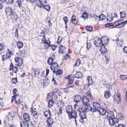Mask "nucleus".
<instances>
[{"label": "nucleus", "mask_w": 127, "mask_h": 127, "mask_svg": "<svg viewBox=\"0 0 127 127\" xmlns=\"http://www.w3.org/2000/svg\"><path fill=\"white\" fill-rule=\"evenodd\" d=\"M70 89H68L67 87L66 88H65L64 89V92H65L68 93L69 92V90H70Z\"/></svg>", "instance_id": "59"}, {"label": "nucleus", "mask_w": 127, "mask_h": 127, "mask_svg": "<svg viewBox=\"0 0 127 127\" xmlns=\"http://www.w3.org/2000/svg\"><path fill=\"white\" fill-rule=\"evenodd\" d=\"M120 96L121 95L119 93H116L113 97V99L114 101L118 103H119L121 101Z\"/></svg>", "instance_id": "9"}, {"label": "nucleus", "mask_w": 127, "mask_h": 127, "mask_svg": "<svg viewBox=\"0 0 127 127\" xmlns=\"http://www.w3.org/2000/svg\"><path fill=\"white\" fill-rule=\"evenodd\" d=\"M81 63V61L79 59H78L75 65H76L77 66H78L80 65Z\"/></svg>", "instance_id": "47"}, {"label": "nucleus", "mask_w": 127, "mask_h": 127, "mask_svg": "<svg viewBox=\"0 0 127 127\" xmlns=\"http://www.w3.org/2000/svg\"><path fill=\"white\" fill-rule=\"evenodd\" d=\"M77 110L80 112L81 118L80 121L81 123H83L84 122V119H86L87 117L86 113V112L83 110V108L81 107H79Z\"/></svg>", "instance_id": "3"}, {"label": "nucleus", "mask_w": 127, "mask_h": 127, "mask_svg": "<svg viewBox=\"0 0 127 127\" xmlns=\"http://www.w3.org/2000/svg\"><path fill=\"white\" fill-rule=\"evenodd\" d=\"M62 39V37L61 36H59L57 42L58 43H59L61 42Z\"/></svg>", "instance_id": "52"}, {"label": "nucleus", "mask_w": 127, "mask_h": 127, "mask_svg": "<svg viewBox=\"0 0 127 127\" xmlns=\"http://www.w3.org/2000/svg\"><path fill=\"white\" fill-rule=\"evenodd\" d=\"M63 19L64 20L65 22V25H66L68 21V19L67 17H64L63 18Z\"/></svg>", "instance_id": "55"}, {"label": "nucleus", "mask_w": 127, "mask_h": 127, "mask_svg": "<svg viewBox=\"0 0 127 127\" xmlns=\"http://www.w3.org/2000/svg\"><path fill=\"white\" fill-rule=\"evenodd\" d=\"M6 14L10 16L11 19L16 20L17 18V16L16 14L13 12L11 8L10 7H7L5 9Z\"/></svg>", "instance_id": "2"}, {"label": "nucleus", "mask_w": 127, "mask_h": 127, "mask_svg": "<svg viewBox=\"0 0 127 127\" xmlns=\"http://www.w3.org/2000/svg\"><path fill=\"white\" fill-rule=\"evenodd\" d=\"M123 49L124 52L127 53V47H124V48Z\"/></svg>", "instance_id": "62"}, {"label": "nucleus", "mask_w": 127, "mask_h": 127, "mask_svg": "<svg viewBox=\"0 0 127 127\" xmlns=\"http://www.w3.org/2000/svg\"><path fill=\"white\" fill-rule=\"evenodd\" d=\"M87 14L86 13H83L82 14V17L84 19H86L88 16Z\"/></svg>", "instance_id": "45"}, {"label": "nucleus", "mask_w": 127, "mask_h": 127, "mask_svg": "<svg viewBox=\"0 0 127 127\" xmlns=\"http://www.w3.org/2000/svg\"><path fill=\"white\" fill-rule=\"evenodd\" d=\"M82 74L79 72H76L74 75V77L77 78H81L82 77Z\"/></svg>", "instance_id": "29"}, {"label": "nucleus", "mask_w": 127, "mask_h": 127, "mask_svg": "<svg viewBox=\"0 0 127 127\" xmlns=\"http://www.w3.org/2000/svg\"><path fill=\"white\" fill-rule=\"evenodd\" d=\"M66 111L68 116L73 111V108L71 106H67L66 108Z\"/></svg>", "instance_id": "19"}, {"label": "nucleus", "mask_w": 127, "mask_h": 127, "mask_svg": "<svg viewBox=\"0 0 127 127\" xmlns=\"http://www.w3.org/2000/svg\"><path fill=\"white\" fill-rule=\"evenodd\" d=\"M89 99L88 97L87 96H84L82 100L83 102L85 104H89Z\"/></svg>", "instance_id": "17"}, {"label": "nucleus", "mask_w": 127, "mask_h": 127, "mask_svg": "<svg viewBox=\"0 0 127 127\" xmlns=\"http://www.w3.org/2000/svg\"><path fill=\"white\" fill-rule=\"evenodd\" d=\"M86 95L89 96L91 99H92L93 97L92 96L91 94L90 91H87L86 93Z\"/></svg>", "instance_id": "49"}, {"label": "nucleus", "mask_w": 127, "mask_h": 127, "mask_svg": "<svg viewBox=\"0 0 127 127\" xmlns=\"http://www.w3.org/2000/svg\"><path fill=\"white\" fill-rule=\"evenodd\" d=\"M120 77L122 80H124L127 79V75H121L120 76Z\"/></svg>", "instance_id": "42"}, {"label": "nucleus", "mask_w": 127, "mask_h": 127, "mask_svg": "<svg viewBox=\"0 0 127 127\" xmlns=\"http://www.w3.org/2000/svg\"><path fill=\"white\" fill-rule=\"evenodd\" d=\"M44 8L47 11H49L50 9V5H45L44 6Z\"/></svg>", "instance_id": "44"}, {"label": "nucleus", "mask_w": 127, "mask_h": 127, "mask_svg": "<svg viewBox=\"0 0 127 127\" xmlns=\"http://www.w3.org/2000/svg\"><path fill=\"white\" fill-rule=\"evenodd\" d=\"M15 60L16 62L18 63L17 65L19 66H21L23 64V60L21 58L16 57L15 58Z\"/></svg>", "instance_id": "11"}, {"label": "nucleus", "mask_w": 127, "mask_h": 127, "mask_svg": "<svg viewBox=\"0 0 127 127\" xmlns=\"http://www.w3.org/2000/svg\"><path fill=\"white\" fill-rule=\"evenodd\" d=\"M17 3L18 4V6L19 7H21L22 6L21 1V0H17Z\"/></svg>", "instance_id": "50"}, {"label": "nucleus", "mask_w": 127, "mask_h": 127, "mask_svg": "<svg viewBox=\"0 0 127 127\" xmlns=\"http://www.w3.org/2000/svg\"><path fill=\"white\" fill-rule=\"evenodd\" d=\"M117 127H125V126L124 125L119 124L118 126Z\"/></svg>", "instance_id": "64"}, {"label": "nucleus", "mask_w": 127, "mask_h": 127, "mask_svg": "<svg viewBox=\"0 0 127 127\" xmlns=\"http://www.w3.org/2000/svg\"><path fill=\"white\" fill-rule=\"evenodd\" d=\"M6 55L7 57L8 58H10L11 57V52L9 49H8L7 50Z\"/></svg>", "instance_id": "35"}, {"label": "nucleus", "mask_w": 127, "mask_h": 127, "mask_svg": "<svg viewBox=\"0 0 127 127\" xmlns=\"http://www.w3.org/2000/svg\"><path fill=\"white\" fill-rule=\"evenodd\" d=\"M23 43L21 41H19L17 42V46L18 48L20 49L22 48L23 46Z\"/></svg>", "instance_id": "32"}, {"label": "nucleus", "mask_w": 127, "mask_h": 127, "mask_svg": "<svg viewBox=\"0 0 127 127\" xmlns=\"http://www.w3.org/2000/svg\"><path fill=\"white\" fill-rule=\"evenodd\" d=\"M48 103L49 106L50 107L52 106L54 104L53 101L51 99L49 100V102H48Z\"/></svg>", "instance_id": "41"}, {"label": "nucleus", "mask_w": 127, "mask_h": 127, "mask_svg": "<svg viewBox=\"0 0 127 127\" xmlns=\"http://www.w3.org/2000/svg\"><path fill=\"white\" fill-rule=\"evenodd\" d=\"M2 60L3 61H4L7 58V56H6L5 55H3L2 56Z\"/></svg>", "instance_id": "63"}, {"label": "nucleus", "mask_w": 127, "mask_h": 127, "mask_svg": "<svg viewBox=\"0 0 127 127\" xmlns=\"http://www.w3.org/2000/svg\"><path fill=\"white\" fill-rule=\"evenodd\" d=\"M23 118L26 122L29 121L30 120V119L29 114L27 113H24L23 116Z\"/></svg>", "instance_id": "18"}, {"label": "nucleus", "mask_w": 127, "mask_h": 127, "mask_svg": "<svg viewBox=\"0 0 127 127\" xmlns=\"http://www.w3.org/2000/svg\"><path fill=\"white\" fill-rule=\"evenodd\" d=\"M127 22V20H125L124 19H121L115 22L114 24L115 26L114 28H121L123 27Z\"/></svg>", "instance_id": "5"}, {"label": "nucleus", "mask_w": 127, "mask_h": 127, "mask_svg": "<svg viewBox=\"0 0 127 127\" xmlns=\"http://www.w3.org/2000/svg\"><path fill=\"white\" fill-rule=\"evenodd\" d=\"M17 65H15L14 66L13 63H11L9 67V70H12L13 72L16 73L17 72Z\"/></svg>", "instance_id": "13"}, {"label": "nucleus", "mask_w": 127, "mask_h": 127, "mask_svg": "<svg viewBox=\"0 0 127 127\" xmlns=\"http://www.w3.org/2000/svg\"><path fill=\"white\" fill-rule=\"evenodd\" d=\"M87 48L88 49L91 47V45L90 43H89L88 42H87Z\"/></svg>", "instance_id": "58"}, {"label": "nucleus", "mask_w": 127, "mask_h": 127, "mask_svg": "<svg viewBox=\"0 0 127 127\" xmlns=\"http://www.w3.org/2000/svg\"><path fill=\"white\" fill-rule=\"evenodd\" d=\"M33 116L35 119H37L38 118V115L37 113H35L33 114Z\"/></svg>", "instance_id": "54"}, {"label": "nucleus", "mask_w": 127, "mask_h": 127, "mask_svg": "<svg viewBox=\"0 0 127 127\" xmlns=\"http://www.w3.org/2000/svg\"><path fill=\"white\" fill-rule=\"evenodd\" d=\"M71 22L74 24H76L77 23V21L76 19V16L74 14L72 15L71 19Z\"/></svg>", "instance_id": "21"}, {"label": "nucleus", "mask_w": 127, "mask_h": 127, "mask_svg": "<svg viewBox=\"0 0 127 127\" xmlns=\"http://www.w3.org/2000/svg\"><path fill=\"white\" fill-rule=\"evenodd\" d=\"M4 49V45L2 43H0V51H2Z\"/></svg>", "instance_id": "53"}, {"label": "nucleus", "mask_w": 127, "mask_h": 127, "mask_svg": "<svg viewBox=\"0 0 127 127\" xmlns=\"http://www.w3.org/2000/svg\"><path fill=\"white\" fill-rule=\"evenodd\" d=\"M101 115H105L106 113V111L104 109L100 108L97 111Z\"/></svg>", "instance_id": "25"}, {"label": "nucleus", "mask_w": 127, "mask_h": 127, "mask_svg": "<svg viewBox=\"0 0 127 127\" xmlns=\"http://www.w3.org/2000/svg\"><path fill=\"white\" fill-rule=\"evenodd\" d=\"M74 98L76 102L77 103H78L81 101L82 99L81 96L78 94L75 95Z\"/></svg>", "instance_id": "16"}, {"label": "nucleus", "mask_w": 127, "mask_h": 127, "mask_svg": "<svg viewBox=\"0 0 127 127\" xmlns=\"http://www.w3.org/2000/svg\"><path fill=\"white\" fill-rule=\"evenodd\" d=\"M40 69L36 68L34 70V75H38L40 73Z\"/></svg>", "instance_id": "38"}, {"label": "nucleus", "mask_w": 127, "mask_h": 127, "mask_svg": "<svg viewBox=\"0 0 127 127\" xmlns=\"http://www.w3.org/2000/svg\"><path fill=\"white\" fill-rule=\"evenodd\" d=\"M15 98L16 99V102L17 104H20L22 103V101L20 98V96H17Z\"/></svg>", "instance_id": "23"}, {"label": "nucleus", "mask_w": 127, "mask_h": 127, "mask_svg": "<svg viewBox=\"0 0 127 127\" xmlns=\"http://www.w3.org/2000/svg\"><path fill=\"white\" fill-rule=\"evenodd\" d=\"M45 117H47L48 116L49 117H50L51 115V113L49 111H46L44 112Z\"/></svg>", "instance_id": "36"}, {"label": "nucleus", "mask_w": 127, "mask_h": 127, "mask_svg": "<svg viewBox=\"0 0 127 127\" xmlns=\"http://www.w3.org/2000/svg\"><path fill=\"white\" fill-rule=\"evenodd\" d=\"M83 108V110H84L85 111L87 112L90 110L91 111V108L90 105L89 104H85L84 108Z\"/></svg>", "instance_id": "14"}, {"label": "nucleus", "mask_w": 127, "mask_h": 127, "mask_svg": "<svg viewBox=\"0 0 127 127\" xmlns=\"http://www.w3.org/2000/svg\"><path fill=\"white\" fill-rule=\"evenodd\" d=\"M63 111L62 108H60L59 110V112L58 113V114H61L62 113Z\"/></svg>", "instance_id": "60"}, {"label": "nucleus", "mask_w": 127, "mask_h": 127, "mask_svg": "<svg viewBox=\"0 0 127 127\" xmlns=\"http://www.w3.org/2000/svg\"><path fill=\"white\" fill-rule=\"evenodd\" d=\"M43 37L42 39V42L44 43V46L46 49H47L49 46L50 45L51 42L49 39L46 40L45 35L43 36Z\"/></svg>", "instance_id": "7"}, {"label": "nucleus", "mask_w": 127, "mask_h": 127, "mask_svg": "<svg viewBox=\"0 0 127 127\" xmlns=\"http://www.w3.org/2000/svg\"><path fill=\"white\" fill-rule=\"evenodd\" d=\"M108 39L106 38L104 41H103L102 39L101 40L98 39L97 41L95 40L94 42V44L97 47L101 46L102 45H106L107 44V42H108Z\"/></svg>", "instance_id": "6"}, {"label": "nucleus", "mask_w": 127, "mask_h": 127, "mask_svg": "<svg viewBox=\"0 0 127 127\" xmlns=\"http://www.w3.org/2000/svg\"><path fill=\"white\" fill-rule=\"evenodd\" d=\"M17 91V90L16 88H15L13 90V93L14 95L13 96V99H15V97H16L17 96H19L18 95L16 94Z\"/></svg>", "instance_id": "33"}, {"label": "nucleus", "mask_w": 127, "mask_h": 127, "mask_svg": "<svg viewBox=\"0 0 127 127\" xmlns=\"http://www.w3.org/2000/svg\"><path fill=\"white\" fill-rule=\"evenodd\" d=\"M100 105L99 103L95 102L93 104V107L91 109V111L93 112L97 111L100 108Z\"/></svg>", "instance_id": "8"}, {"label": "nucleus", "mask_w": 127, "mask_h": 127, "mask_svg": "<svg viewBox=\"0 0 127 127\" xmlns=\"http://www.w3.org/2000/svg\"><path fill=\"white\" fill-rule=\"evenodd\" d=\"M106 118L108 120L109 124L111 126H112L116 123H117L119 121V119L114 118L113 113L112 111L107 112Z\"/></svg>", "instance_id": "1"}, {"label": "nucleus", "mask_w": 127, "mask_h": 127, "mask_svg": "<svg viewBox=\"0 0 127 127\" xmlns=\"http://www.w3.org/2000/svg\"><path fill=\"white\" fill-rule=\"evenodd\" d=\"M86 29L87 30L89 31H92V27L91 26H87Z\"/></svg>", "instance_id": "51"}, {"label": "nucleus", "mask_w": 127, "mask_h": 127, "mask_svg": "<svg viewBox=\"0 0 127 127\" xmlns=\"http://www.w3.org/2000/svg\"><path fill=\"white\" fill-rule=\"evenodd\" d=\"M98 18L100 20H102L105 18V16L103 14H101L98 17Z\"/></svg>", "instance_id": "39"}, {"label": "nucleus", "mask_w": 127, "mask_h": 127, "mask_svg": "<svg viewBox=\"0 0 127 127\" xmlns=\"http://www.w3.org/2000/svg\"><path fill=\"white\" fill-rule=\"evenodd\" d=\"M58 90H59L58 89H56L54 90L52 92V95L53 97L55 94L56 93L58 92Z\"/></svg>", "instance_id": "46"}, {"label": "nucleus", "mask_w": 127, "mask_h": 127, "mask_svg": "<svg viewBox=\"0 0 127 127\" xmlns=\"http://www.w3.org/2000/svg\"><path fill=\"white\" fill-rule=\"evenodd\" d=\"M59 51L58 52L59 53H64L66 51V48L65 46H64L61 45V46L59 47Z\"/></svg>", "instance_id": "15"}, {"label": "nucleus", "mask_w": 127, "mask_h": 127, "mask_svg": "<svg viewBox=\"0 0 127 127\" xmlns=\"http://www.w3.org/2000/svg\"><path fill=\"white\" fill-rule=\"evenodd\" d=\"M65 78L66 79H68V83L67 85V88L70 89V88H72V91L74 89V84H73L72 86H70V84H72L74 81V77L72 76L71 75H68L66 76Z\"/></svg>", "instance_id": "4"}, {"label": "nucleus", "mask_w": 127, "mask_h": 127, "mask_svg": "<svg viewBox=\"0 0 127 127\" xmlns=\"http://www.w3.org/2000/svg\"><path fill=\"white\" fill-rule=\"evenodd\" d=\"M53 59L52 58L50 57L48 59L47 61V63L48 64L51 65L50 68L51 70H53L52 65H53Z\"/></svg>", "instance_id": "22"}, {"label": "nucleus", "mask_w": 127, "mask_h": 127, "mask_svg": "<svg viewBox=\"0 0 127 127\" xmlns=\"http://www.w3.org/2000/svg\"><path fill=\"white\" fill-rule=\"evenodd\" d=\"M88 81V84L89 86L93 84V81L92 77L90 76H88L87 78Z\"/></svg>", "instance_id": "30"}, {"label": "nucleus", "mask_w": 127, "mask_h": 127, "mask_svg": "<svg viewBox=\"0 0 127 127\" xmlns=\"http://www.w3.org/2000/svg\"><path fill=\"white\" fill-rule=\"evenodd\" d=\"M106 87L107 88L110 89V88H111L112 86L110 84H107L106 85Z\"/></svg>", "instance_id": "61"}, {"label": "nucleus", "mask_w": 127, "mask_h": 127, "mask_svg": "<svg viewBox=\"0 0 127 127\" xmlns=\"http://www.w3.org/2000/svg\"><path fill=\"white\" fill-rule=\"evenodd\" d=\"M15 0H6L5 2L8 4L11 5L13 3Z\"/></svg>", "instance_id": "37"}, {"label": "nucleus", "mask_w": 127, "mask_h": 127, "mask_svg": "<svg viewBox=\"0 0 127 127\" xmlns=\"http://www.w3.org/2000/svg\"><path fill=\"white\" fill-rule=\"evenodd\" d=\"M20 126L21 127H28L29 124L27 122L22 121L20 122Z\"/></svg>", "instance_id": "26"}, {"label": "nucleus", "mask_w": 127, "mask_h": 127, "mask_svg": "<svg viewBox=\"0 0 127 127\" xmlns=\"http://www.w3.org/2000/svg\"><path fill=\"white\" fill-rule=\"evenodd\" d=\"M8 119L9 121H11L13 119L14 117V114L11 112H8Z\"/></svg>", "instance_id": "24"}, {"label": "nucleus", "mask_w": 127, "mask_h": 127, "mask_svg": "<svg viewBox=\"0 0 127 127\" xmlns=\"http://www.w3.org/2000/svg\"><path fill=\"white\" fill-rule=\"evenodd\" d=\"M105 26L106 27H109L111 26H114V27L115 26H114V24L113 23H110L106 24Z\"/></svg>", "instance_id": "48"}, {"label": "nucleus", "mask_w": 127, "mask_h": 127, "mask_svg": "<svg viewBox=\"0 0 127 127\" xmlns=\"http://www.w3.org/2000/svg\"><path fill=\"white\" fill-rule=\"evenodd\" d=\"M63 70L61 69L58 70H57L56 72V70H53V72L54 73L56 72L57 75H61L63 73Z\"/></svg>", "instance_id": "34"}, {"label": "nucleus", "mask_w": 127, "mask_h": 127, "mask_svg": "<svg viewBox=\"0 0 127 127\" xmlns=\"http://www.w3.org/2000/svg\"><path fill=\"white\" fill-rule=\"evenodd\" d=\"M107 44L106 45H102L101 47L100 51L102 54H104L106 53L107 51V49L105 47L106 46Z\"/></svg>", "instance_id": "20"}, {"label": "nucleus", "mask_w": 127, "mask_h": 127, "mask_svg": "<svg viewBox=\"0 0 127 127\" xmlns=\"http://www.w3.org/2000/svg\"><path fill=\"white\" fill-rule=\"evenodd\" d=\"M12 81L13 83L15 84L17 82V78H13L12 80Z\"/></svg>", "instance_id": "57"}, {"label": "nucleus", "mask_w": 127, "mask_h": 127, "mask_svg": "<svg viewBox=\"0 0 127 127\" xmlns=\"http://www.w3.org/2000/svg\"><path fill=\"white\" fill-rule=\"evenodd\" d=\"M52 66L53 67V70H57L58 68V66L59 65L58 64V63L56 62H54L53 64V65H52Z\"/></svg>", "instance_id": "31"}, {"label": "nucleus", "mask_w": 127, "mask_h": 127, "mask_svg": "<svg viewBox=\"0 0 127 127\" xmlns=\"http://www.w3.org/2000/svg\"><path fill=\"white\" fill-rule=\"evenodd\" d=\"M68 116L69 119L72 118L76 119L77 117V114L76 111L74 109V110L72 111Z\"/></svg>", "instance_id": "12"}, {"label": "nucleus", "mask_w": 127, "mask_h": 127, "mask_svg": "<svg viewBox=\"0 0 127 127\" xmlns=\"http://www.w3.org/2000/svg\"><path fill=\"white\" fill-rule=\"evenodd\" d=\"M48 117V118L47 119L46 121L47 124H53L54 122L53 119L50 117Z\"/></svg>", "instance_id": "27"}, {"label": "nucleus", "mask_w": 127, "mask_h": 127, "mask_svg": "<svg viewBox=\"0 0 127 127\" xmlns=\"http://www.w3.org/2000/svg\"><path fill=\"white\" fill-rule=\"evenodd\" d=\"M121 18H124L126 16V13L124 11H121L120 13Z\"/></svg>", "instance_id": "40"}, {"label": "nucleus", "mask_w": 127, "mask_h": 127, "mask_svg": "<svg viewBox=\"0 0 127 127\" xmlns=\"http://www.w3.org/2000/svg\"><path fill=\"white\" fill-rule=\"evenodd\" d=\"M18 30L17 29H16L14 33L15 34V37H18Z\"/></svg>", "instance_id": "56"}, {"label": "nucleus", "mask_w": 127, "mask_h": 127, "mask_svg": "<svg viewBox=\"0 0 127 127\" xmlns=\"http://www.w3.org/2000/svg\"><path fill=\"white\" fill-rule=\"evenodd\" d=\"M113 17L112 15H108L107 17V20L109 21H111L113 20Z\"/></svg>", "instance_id": "43"}, {"label": "nucleus", "mask_w": 127, "mask_h": 127, "mask_svg": "<svg viewBox=\"0 0 127 127\" xmlns=\"http://www.w3.org/2000/svg\"><path fill=\"white\" fill-rule=\"evenodd\" d=\"M111 92L109 91H105L104 93V96L106 98H108L111 96Z\"/></svg>", "instance_id": "28"}, {"label": "nucleus", "mask_w": 127, "mask_h": 127, "mask_svg": "<svg viewBox=\"0 0 127 127\" xmlns=\"http://www.w3.org/2000/svg\"><path fill=\"white\" fill-rule=\"evenodd\" d=\"M46 0H37L36 5L40 7H41L46 3Z\"/></svg>", "instance_id": "10"}]
</instances>
